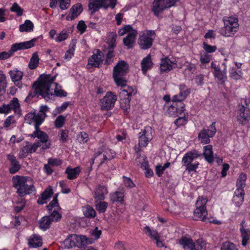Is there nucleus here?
I'll use <instances>...</instances> for the list:
<instances>
[{
  "label": "nucleus",
  "instance_id": "38",
  "mask_svg": "<svg viewBox=\"0 0 250 250\" xmlns=\"http://www.w3.org/2000/svg\"><path fill=\"white\" fill-rule=\"evenodd\" d=\"M82 211L83 215L86 218H93L96 216V211L89 205H87L83 207L82 208Z\"/></svg>",
  "mask_w": 250,
  "mask_h": 250
},
{
  "label": "nucleus",
  "instance_id": "44",
  "mask_svg": "<svg viewBox=\"0 0 250 250\" xmlns=\"http://www.w3.org/2000/svg\"><path fill=\"white\" fill-rule=\"evenodd\" d=\"M123 94L125 96H127V98H130L133 95H134L137 92V89L135 87L127 85L123 88L121 89Z\"/></svg>",
  "mask_w": 250,
  "mask_h": 250
},
{
  "label": "nucleus",
  "instance_id": "50",
  "mask_svg": "<svg viewBox=\"0 0 250 250\" xmlns=\"http://www.w3.org/2000/svg\"><path fill=\"white\" fill-rule=\"evenodd\" d=\"M181 116H178V118L174 122L175 125H186L188 121V114L184 112Z\"/></svg>",
  "mask_w": 250,
  "mask_h": 250
},
{
  "label": "nucleus",
  "instance_id": "40",
  "mask_svg": "<svg viewBox=\"0 0 250 250\" xmlns=\"http://www.w3.org/2000/svg\"><path fill=\"white\" fill-rule=\"evenodd\" d=\"M247 179V175L244 172L241 173L236 182L237 188L236 189L244 190V188L246 186Z\"/></svg>",
  "mask_w": 250,
  "mask_h": 250
},
{
  "label": "nucleus",
  "instance_id": "42",
  "mask_svg": "<svg viewBox=\"0 0 250 250\" xmlns=\"http://www.w3.org/2000/svg\"><path fill=\"white\" fill-rule=\"evenodd\" d=\"M241 237L242 238V245L246 246L249 243L250 239V229H240Z\"/></svg>",
  "mask_w": 250,
  "mask_h": 250
},
{
  "label": "nucleus",
  "instance_id": "15",
  "mask_svg": "<svg viewBox=\"0 0 250 250\" xmlns=\"http://www.w3.org/2000/svg\"><path fill=\"white\" fill-rule=\"evenodd\" d=\"M143 232L153 240L155 241L157 246L159 248L165 247L163 241L160 240V236L158 231L155 229H151L149 227L146 226L143 229Z\"/></svg>",
  "mask_w": 250,
  "mask_h": 250
},
{
  "label": "nucleus",
  "instance_id": "47",
  "mask_svg": "<svg viewBox=\"0 0 250 250\" xmlns=\"http://www.w3.org/2000/svg\"><path fill=\"white\" fill-rule=\"evenodd\" d=\"M39 57L37 52L33 54L28 65V66L31 69H35L37 67L39 62Z\"/></svg>",
  "mask_w": 250,
  "mask_h": 250
},
{
  "label": "nucleus",
  "instance_id": "8",
  "mask_svg": "<svg viewBox=\"0 0 250 250\" xmlns=\"http://www.w3.org/2000/svg\"><path fill=\"white\" fill-rule=\"evenodd\" d=\"M32 87L34 90L29 92L25 99V101L27 103H30L33 98L37 95L38 97L39 96H41L42 98L44 99L45 101H48L50 98L49 96L52 95L51 93H48L47 91L44 90V88L38 80L34 83Z\"/></svg>",
  "mask_w": 250,
  "mask_h": 250
},
{
  "label": "nucleus",
  "instance_id": "61",
  "mask_svg": "<svg viewBox=\"0 0 250 250\" xmlns=\"http://www.w3.org/2000/svg\"><path fill=\"white\" fill-rule=\"evenodd\" d=\"M186 99L182 96L181 94H178L172 96L171 98V102L176 103L180 104V105H185L184 103V101Z\"/></svg>",
  "mask_w": 250,
  "mask_h": 250
},
{
  "label": "nucleus",
  "instance_id": "9",
  "mask_svg": "<svg viewBox=\"0 0 250 250\" xmlns=\"http://www.w3.org/2000/svg\"><path fill=\"white\" fill-rule=\"evenodd\" d=\"M222 65L224 66L222 70L219 65H217L214 62H212L210 65L211 69H213V74L218 84L224 85L227 79V65L226 62H223Z\"/></svg>",
  "mask_w": 250,
  "mask_h": 250
},
{
  "label": "nucleus",
  "instance_id": "1",
  "mask_svg": "<svg viewBox=\"0 0 250 250\" xmlns=\"http://www.w3.org/2000/svg\"><path fill=\"white\" fill-rule=\"evenodd\" d=\"M13 186L17 189L18 196L23 197L26 195L31 194L36 191V188L33 184H27V177L16 175L12 179Z\"/></svg>",
  "mask_w": 250,
  "mask_h": 250
},
{
  "label": "nucleus",
  "instance_id": "28",
  "mask_svg": "<svg viewBox=\"0 0 250 250\" xmlns=\"http://www.w3.org/2000/svg\"><path fill=\"white\" fill-rule=\"evenodd\" d=\"M53 190L52 188L49 187L45 189L44 191L41 194V196L37 200V203L39 205H43L47 203V200L50 198L53 194Z\"/></svg>",
  "mask_w": 250,
  "mask_h": 250
},
{
  "label": "nucleus",
  "instance_id": "60",
  "mask_svg": "<svg viewBox=\"0 0 250 250\" xmlns=\"http://www.w3.org/2000/svg\"><path fill=\"white\" fill-rule=\"evenodd\" d=\"M50 215L48 216H49V218H50L52 222H59L61 220L62 218V214L60 213L57 210H54L52 212L51 211H49Z\"/></svg>",
  "mask_w": 250,
  "mask_h": 250
},
{
  "label": "nucleus",
  "instance_id": "22",
  "mask_svg": "<svg viewBox=\"0 0 250 250\" xmlns=\"http://www.w3.org/2000/svg\"><path fill=\"white\" fill-rule=\"evenodd\" d=\"M244 190L236 189L234 192L232 202L236 207H239L243 203L245 196Z\"/></svg>",
  "mask_w": 250,
  "mask_h": 250
},
{
  "label": "nucleus",
  "instance_id": "26",
  "mask_svg": "<svg viewBox=\"0 0 250 250\" xmlns=\"http://www.w3.org/2000/svg\"><path fill=\"white\" fill-rule=\"evenodd\" d=\"M81 171V168L80 167H77L74 168L68 167L65 169V173L67 174L68 179L73 180L79 176Z\"/></svg>",
  "mask_w": 250,
  "mask_h": 250
},
{
  "label": "nucleus",
  "instance_id": "45",
  "mask_svg": "<svg viewBox=\"0 0 250 250\" xmlns=\"http://www.w3.org/2000/svg\"><path fill=\"white\" fill-rule=\"evenodd\" d=\"M206 242L203 239H198L193 243L192 249L190 250H206Z\"/></svg>",
  "mask_w": 250,
  "mask_h": 250
},
{
  "label": "nucleus",
  "instance_id": "46",
  "mask_svg": "<svg viewBox=\"0 0 250 250\" xmlns=\"http://www.w3.org/2000/svg\"><path fill=\"white\" fill-rule=\"evenodd\" d=\"M108 203L105 201L96 200L95 208L99 213H104L105 212Z\"/></svg>",
  "mask_w": 250,
  "mask_h": 250
},
{
  "label": "nucleus",
  "instance_id": "18",
  "mask_svg": "<svg viewBox=\"0 0 250 250\" xmlns=\"http://www.w3.org/2000/svg\"><path fill=\"white\" fill-rule=\"evenodd\" d=\"M83 8L81 3H77L73 5L69 10V14L66 16L67 21H71L77 18L83 12Z\"/></svg>",
  "mask_w": 250,
  "mask_h": 250
},
{
  "label": "nucleus",
  "instance_id": "57",
  "mask_svg": "<svg viewBox=\"0 0 250 250\" xmlns=\"http://www.w3.org/2000/svg\"><path fill=\"white\" fill-rule=\"evenodd\" d=\"M10 11L16 13L18 17L22 15L23 9L17 3L14 2L10 8Z\"/></svg>",
  "mask_w": 250,
  "mask_h": 250
},
{
  "label": "nucleus",
  "instance_id": "11",
  "mask_svg": "<svg viewBox=\"0 0 250 250\" xmlns=\"http://www.w3.org/2000/svg\"><path fill=\"white\" fill-rule=\"evenodd\" d=\"M104 58V55L102 51L99 49H96L93 55L88 58L87 68L90 69L93 67H100L103 63Z\"/></svg>",
  "mask_w": 250,
  "mask_h": 250
},
{
  "label": "nucleus",
  "instance_id": "29",
  "mask_svg": "<svg viewBox=\"0 0 250 250\" xmlns=\"http://www.w3.org/2000/svg\"><path fill=\"white\" fill-rule=\"evenodd\" d=\"M125 191L123 189L116 191L110 195V200L112 202H119L123 204L124 202Z\"/></svg>",
  "mask_w": 250,
  "mask_h": 250
},
{
  "label": "nucleus",
  "instance_id": "10",
  "mask_svg": "<svg viewBox=\"0 0 250 250\" xmlns=\"http://www.w3.org/2000/svg\"><path fill=\"white\" fill-rule=\"evenodd\" d=\"M118 96L114 92L108 91L105 96L100 100V107L102 110L108 111L115 106L117 101Z\"/></svg>",
  "mask_w": 250,
  "mask_h": 250
},
{
  "label": "nucleus",
  "instance_id": "13",
  "mask_svg": "<svg viewBox=\"0 0 250 250\" xmlns=\"http://www.w3.org/2000/svg\"><path fill=\"white\" fill-rule=\"evenodd\" d=\"M164 109L166 114L171 117H178L185 112V105H180L175 103L171 102L170 105H165Z\"/></svg>",
  "mask_w": 250,
  "mask_h": 250
},
{
  "label": "nucleus",
  "instance_id": "55",
  "mask_svg": "<svg viewBox=\"0 0 250 250\" xmlns=\"http://www.w3.org/2000/svg\"><path fill=\"white\" fill-rule=\"evenodd\" d=\"M203 48L206 53L211 54L215 52L217 50V46L216 45H211L207 42H203Z\"/></svg>",
  "mask_w": 250,
  "mask_h": 250
},
{
  "label": "nucleus",
  "instance_id": "56",
  "mask_svg": "<svg viewBox=\"0 0 250 250\" xmlns=\"http://www.w3.org/2000/svg\"><path fill=\"white\" fill-rule=\"evenodd\" d=\"M57 87L56 86V88L54 90V92L53 93L52 92L50 91V93L52 95L51 96H49L50 98L49 100H54V97L55 96L59 97H66L67 95V93L64 91V90L60 89L58 90L57 89Z\"/></svg>",
  "mask_w": 250,
  "mask_h": 250
},
{
  "label": "nucleus",
  "instance_id": "17",
  "mask_svg": "<svg viewBox=\"0 0 250 250\" xmlns=\"http://www.w3.org/2000/svg\"><path fill=\"white\" fill-rule=\"evenodd\" d=\"M9 74L14 84L19 88H21L22 87L21 80L23 75V72L17 69H14L10 70Z\"/></svg>",
  "mask_w": 250,
  "mask_h": 250
},
{
  "label": "nucleus",
  "instance_id": "14",
  "mask_svg": "<svg viewBox=\"0 0 250 250\" xmlns=\"http://www.w3.org/2000/svg\"><path fill=\"white\" fill-rule=\"evenodd\" d=\"M57 75L51 76L50 74L41 75L38 81L41 85L44 88V90L47 91L48 93H50V88L52 84H54L56 86L58 85L57 83H54L56 79Z\"/></svg>",
  "mask_w": 250,
  "mask_h": 250
},
{
  "label": "nucleus",
  "instance_id": "25",
  "mask_svg": "<svg viewBox=\"0 0 250 250\" xmlns=\"http://www.w3.org/2000/svg\"><path fill=\"white\" fill-rule=\"evenodd\" d=\"M103 0H89L88 9L92 15L98 11L101 7H103Z\"/></svg>",
  "mask_w": 250,
  "mask_h": 250
},
{
  "label": "nucleus",
  "instance_id": "48",
  "mask_svg": "<svg viewBox=\"0 0 250 250\" xmlns=\"http://www.w3.org/2000/svg\"><path fill=\"white\" fill-rule=\"evenodd\" d=\"M230 77L235 80H239L242 77L243 72L241 70H237L235 67H232L229 71Z\"/></svg>",
  "mask_w": 250,
  "mask_h": 250
},
{
  "label": "nucleus",
  "instance_id": "23",
  "mask_svg": "<svg viewBox=\"0 0 250 250\" xmlns=\"http://www.w3.org/2000/svg\"><path fill=\"white\" fill-rule=\"evenodd\" d=\"M77 235L72 234L68 235L63 241L64 247L66 249L78 247Z\"/></svg>",
  "mask_w": 250,
  "mask_h": 250
},
{
  "label": "nucleus",
  "instance_id": "16",
  "mask_svg": "<svg viewBox=\"0 0 250 250\" xmlns=\"http://www.w3.org/2000/svg\"><path fill=\"white\" fill-rule=\"evenodd\" d=\"M128 71V64L124 61H121L114 67L113 76H125Z\"/></svg>",
  "mask_w": 250,
  "mask_h": 250
},
{
  "label": "nucleus",
  "instance_id": "63",
  "mask_svg": "<svg viewBox=\"0 0 250 250\" xmlns=\"http://www.w3.org/2000/svg\"><path fill=\"white\" fill-rule=\"evenodd\" d=\"M68 33L66 30H63L59 34L55 39V41L57 42H61L67 39Z\"/></svg>",
  "mask_w": 250,
  "mask_h": 250
},
{
  "label": "nucleus",
  "instance_id": "49",
  "mask_svg": "<svg viewBox=\"0 0 250 250\" xmlns=\"http://www.w3.org/2000/svg\"><path fill=\"white\" fill-rule=\"evenodd\" d=\"M115 152H112L111 150L108 149L104 152L103 158L101 160L100 165H102L105 163L107 161H110L114 158Z\"/></svg>",
  "mask_w": 250,
  "mask_h": 250
},
{
  "label": "nucleus",
  "instance_id": "51",
  "mask_svg": "<svg viewBox=\"0 0 250 250\" xmlns=\"http://www.w3.org/2000/svg\"><path fill=\"white\" fill-rule=\"evenodd\" d=\"M179 93L181 94L182 96L186 99L191 92V89L188 88L185 83L180 84L179 85Z\"/></svg>",
  "mask_w": 250,
  "mask_h": 250
},
{
  "label": "nucleus",
  "instance_id": "30",
  "mask_svg": "<svg viewBox=\"0 0 250 250\" xmlns=\"http://www.w3.org/2000/svg\"><path fill=\"white\" fill-rule=\"evenodd\" d=\"M194 242L190 237L188 235H184L179 240V243L184 249L190 250L192 249Z\"/></svg>",
  "mask_w": 250,
  "mask_h": 250
},
{
  "label": "nucleus",
  "instance_id": "62",
  "mask_svg": "<svg viewBox=\"0 0 250 250\" xmlns=\"http://www.w3.org/2000/svg\"><path fill=\"white\" fill-rule=\"evenodd\" d=\"M29 153H31L29 149V145H26L21 148L19 153V157L20 158H25Z\"/></svg>",
  "mask_w": 250,
  "mask_h": 250
},
{
  "label": "nucleus",
  "instance_id": "36",
  "mask_svg": "<svg viewBox=\"0 0 250 250\" xmlns=\"http://www.w3.org/2000/svg\"><path fill=\"white\" fill-rule=\"evenodd\" d=\"M35 130L31 135L32 137H37L40 139V141L43 143L48 141V137L47 135L44 132L39 130L40 126H35Z\"/></svg>",
  "mask_w": 250,
  "mask_h": 250
},
{
  "label": "nucleus",
  "instance_id": "21",
  "mask_svg": "<svg viewBox=\"0 0 250 250\" xmlns=\"http://www.w3.org/2000/svg\"><path fill=\"white\" fill-rule=\"evenodd\" d=\"M42 245L41 236L37 234L31 235L28 239V246L30 248H38Z\"/></svg>",
  "mask_w": 250,
  "mask_h": 250
},
{
  "label": "nucleus",
  "instance_id": "7",
  "mask_svg": "<svg viewBox=\"0 0 250 250\" xmlns=\"http://www.w3.org/2000/svg\"><path fill=\"white\" fill-rule=\"evenodd\" d=\"M207 200L203 197L199 198L197 200L194 211V218L195 220L206 222L208 220V211L206 208Z\"/></svg>",
  "mask_w": 250,
  "mask_h": 250
},
{
  "label": "nucleus",
  "instance_id": "35",
  "mask_svg": "<svg viewBox=\"0 0 250 250\" xmlns=\"http://www.w3.org/2000/svg\"><path fill=\"white\" fill-rule=\"evenodd\" d=\"M130 98H124L120 100V108L123 110L125 115H127L130 111Z\"/></svg>",
  "mask_w": 250,
  "mask_h": 250
},
{
  "label": "nucleus",
  "instance_id": "24",
  "mask_svg": "<svg viewBox=\"0 0 250 250\" xmlns=\"http://www.w3.org/2000/svg\"><path fill=\"white\" fill-rule=\"evenodd\" d=\"M147 127L139 133V145L140 147H146L147 145L150 140L151 139L149 137L148 133L146 130Z\"/></svg>",
  "mask_w": 250,
  "mask_h": 250
},
{
  "label": "nucleus",
  "instance_id": "37",
  "mask_svg": "<svg viewBox=\"0 0 250 250\" xmlns=\"http://www.w3.org/2000/svg\"><path fill=\"white\" fill-rule=\"evenodd\" d=\"M117 34L116 32H111L107 37L106 43L108 49H114L116 46Z\"/></svg>",
  "mask_w": 250,
  "mask_h": 250
},
{
  "label": "nucleus",
  "instance_id": "54",
  "mask_svg": "<svg viewBox=\"0 0 250 250\" xmlns=\"http://www.w3.org/2000/svg\"><path fill=\"white\" fill-rule=\"evenodd\" d=\"M6 106H8L9 112L12 109H14L15 111L16 112L18 110L20 109V104L18 98H14L13 100L10 101L9 104H6Z\"/></svg>",
  "mask_w": 250,
  "mask_h": 250
},
{
  "label": "nucleus",
  "instance_id": "58",
  "mask_svg": "<svg viewBox=\"0 0 250 250\" xmlns=\"http://www.w3.org/2000/svg\"><path fill=\"white\" fill-rule=\"evenodd\" d=\"M221 250H238V249L234 243L226 241L222 244Z\"/></svg>",
  "mask_w": 250,
  "mask_h": 250
},
{
  "label": "nucleus",
  "instance_id": "5",
  "mask_svg": "<svg viewBox=\"0 0 250 250\" xmlns=\"http://www.w3.org/2000/svg\"><path fill=\"white\" fill-rule=\"evenodd\" d=\"M200 156V154L196 150H192L187 152L184 155L182 163L183 166L186 167V169L188 172L195 171L199 166V162H195L191 163L192 161Z\"/></svg>",
  "mask_w": 250,
  "mask_h": 250
},
{
  "label": "nucleus",
  "instance_id": "20",
  "mask_svg": "<svg viewBox=\"0 0 250 250\" xmlns=\"http://www.w3.org/2000/svg\"><path fill=\"white\" fill-rule=\"evenodd\" d=\"M137 33V30H132V32L128 33L126 37L123 39L124 44L127 49L133 48Z\"/></svg>",
  "mask_w": 250,
  "mask_h": 250
},
{
  "label": "nucleus",
  "instance_id": "12",
  "mask_svg": "<svg viewBox=\"0 0 250 250\" xmlns=\"http://www.w3.org/2000/svg\"><path fill=\"white\" fill-rule=\"evenodd\" d=\"M216 132L215 126H208L198 133V140L203 145L208 144L210 142V138H212Z\"/></svg>",
  "mask_w": 250,
  "mask_h": 250
},
{
  "label": "nucleus",
  "instance_id": "4",
  "mask_svg": "<svg viewBox=\"0 0 250 250\" xmlns=\"http://www.w3.org/2000/svg\"><path fill=\"white\" fill-rule=\"evenodd\" d=\"M37 40L36 38H33L30 41L13 44L8 52L3 51L0 53V60H4L10 58L14 52L18 50L27 49L33 47L35 46Z\"/></svg>",
  "mask_w": 250,
  "mask_h": 250
},
{
  "label": "nucleus",
  "instance_id": "32",
  "mask_svg": "<svg viewBox=\"0 0 250 250\" xmlns=\"http://www.w3.org/2000/svg\"><path fill=\"white\" fill-rule=\"evenodd\" d=\"M175 68V67L173 66L170 63V59L168 57L166 56L161 59L160 70L161 72H169Z\"/></svg>",
  "mask_w": 250,
  "mask_h": 250
},
{
  "label": "nucleus",
  "instance_id": "27",
  "mask_svg": "<svg viewBox=\"0 0 250 250\" xmlns=\"http://www.w3.org/2000/svg\"><path fill=\"white\" fill-rule=\"evenodd\" d=\"M71 0H50L49 7L51 8H55L57 3L59 2L60 8L62 10H66L70 6Z\"/></svg>",
  "mask_w": 250,
  "mask_h": 250
},
{
  "label": "nucleus",
  "instance_id": "64",
  "mask_svg": "<svg viewBox=\"0 0 250 250\" xmlns=\"http://www.w3.org/2000/svg\"><path fill=\"white\" fill-rule=\"evenodd\" d=\"M77 139L81 144H84L89 140L88 134L84 132H81L77 136Z\"/></svg>",
  "mask_w": 250,
  "mask_h": 250
},
{
  "label": "nucleus",
  "instance_id": "43",
  "mask_svg": "<svg viewBox=\"0 0 250 250\" xmlns=\"http://www.w3.org/2000/svg\"><path fill=\"white\" fill-rule=\"evenodd\" d=\"M52 220L49 218V216H45L42 217L39 221V227L40 229L43 230L48 229L51 224Z\"/></svg>",
  "mask_w": 250,
  "mask_h": 250
},
{
  "label": "nucleus",
  "instance_id": "59",
  "mask_svg": "<svg viewBox=\"0 0 250 250\" xmlns=\"http://www.w3.org/2000/svg\"><path fill=\"white\" fill-rule=\"evenodd\" d=\"M132 30H136L133 29L131 25H125L123 27L119 29L118 33L120 36H123L125 34L132 32Z\"/></svg>",
  "mask_w": 250,
  "mask_h": 250
},
{
  "label": "nucleus",
  "instance_id": "3",
  "mask_svg": "<svg viewBox=\"0 0 250 250\" xmlns=\"http://www.w3.org/2000/svg\"><path fill=\"white\" fill-rule=\"evenodd\" d=\"M237 120L243 125L247 124L250 120V98H241L238 104Z\"/></svg>",
  "mask_w": 250,
  "mask_h": 250
},
{
  "label": "nucleus",
  "instance_id": "34",
  "mask_svg": "<svg viewBox=\"0 0 250 250\" xmlns=\"http://www.w3.org/2000/svg\"><path fill=\"white\" fill-rule=\"evenodd\" d=\"M106 188L101 185H99L94 193V198L96 200L103 201L105 199V194H107Z\"/></svg>",
  "mask_w": 250,
  "mask_h": 250
},
{
  "label": "nucleus",
  "instance_id": "52",
  "mask_svg": "<svg viewBox=\"0 0 250 250\" xmlns=\"http://www.w3.org/2000/svg\"><path fill=\"white\" fill-rule=\"evenodd\" d=\"M124 76H118L115 77L113 76L114 80L118 86H120L121 89L123 88L125 86H126L127 84V80H126L124 78Z\"/></svg>",
  "mask_w": 250,
  "mask_h": 250
},
{
  "label": "nucleus",
  "instance_id": "41",
  "mask_svg": "<svg viewBox=\"0 0 250 250\" xmlns=\"http://www.w3.org/2000/svg\"><path fill=\"white\" fill-rule=\"evenodd\" d=\"M33 28L34 24L29 20H25L24 23L19 26V30L21 32H30L33 30Z\"/></svg>",
  "mask_w": 250,
  "mask_h": 250
},
{
  "label": "nucleus",
  "instance_id": "53",
  "mask_svg": "<svg viewBox=\"0 0 250 250\" xmlns=\"http://www.w3.org/2000/svg\"><path fill=\"white\" fill-rule=\"evenodd\" d=\"M114 49H108L107 53L105 55V64L109 65L110 64L113 62V58H114L115 55L114 51Z\"/></svg>",
  "mask_w": 250,
  "mask_h": 250
},
{
  "label": "nucleus",
  "instance_id": "19",
  "mask_svg": "<svg viewBox=\"0 0 250 250\" xmlns=\"http://www.w3.org/2000/svg\"><path fill=\"white\" fill-rule=\"evenodd\" d=\"M7 160L11 163V167L9 168V172L11 174H15L21 168V166L16 157L13 154H9L7 156Z\"/></svg>",
  "mask_w": 250,
  "mask_h": 250
},
{
  "label": "nucleus",
  "instance_id": "6",
  "mask_svg": "<svg viewBox=\"0 0 250 250\" xmlns=\"http://www.w3.org/2000/svg\"><path fill=\"white\" fill-rule=\"evenodd\" d=\"M156 37L154 30H146L142 31L139 35L138 43L140 47L143 50L150 48Z\"/></svg>",
  "mask_w": 250,
  "mask_h": 250
},
{
  "label": "nucleus",
  "instance_id": "2",
  "mask_svg": "<svg viewBox=\"0 0 250 250\" xmlns=\"http://www.w3.org/2000/svg\"><path fill=\"white\" fill-rule=\"evenodd\" d=\"M223 22L224 26L219 30L220 35L226 37H233L239 30L238 17L236 16L225 17Z\"/></svg>",
  "mask_w": 250,
  "mask_h": 250
},
{
  "label": "nucleus",
  "instance_id": "33",
  "mask_svg": "<svg viewBox=\"0 0 250 250\" xmlns=\"http://www.w3.org/2000/svg\"><path fill=\"white\" fill-rule=\"evenodd\" d=\"M203 155L206 160L209 163H212L214 161L212 146L208 145L203 147Z\"/></svg>",
  "mask_w": 250,
  "mask_h": 250
},
{
  "label": "nucleus",
  "instance_id": "31",
  "mask_svg": "<svg viewBox=\"0 0 250 250\" xmlns=\"http://www.w3.org/2000/svg\"><path fill=\"white\" fill-rule=\"evenodd\" d=\"M153 64L150 55H147L141 62V67L143 73L146 74L149 69L152 67Z\"/></svg>",
  "mask_w": 250,
  "mask_h": 250
},
{
  "label": "nucleus",
  "instance_id": "39",
  "mask_svg": "<svg viewBox=\"0 0 250 250\" xmlns=\"http://www.w3.org/2000/svg\"><path fill=\"white\" fill-rule=\"evenodd\" d=\"M166 9L167 8H165L164 3H152L151 10L154 15L157 17H159L160 14Z\"/></svg>",
  "mask_w": 250,
  "mask_h": 250
}]
</instances>
